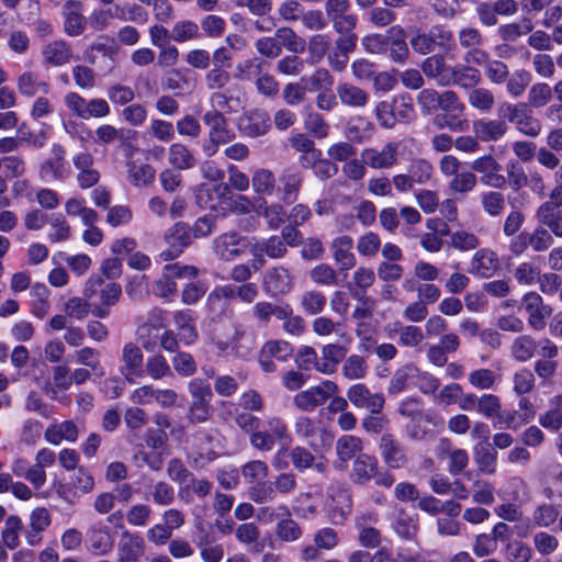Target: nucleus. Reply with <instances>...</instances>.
I'll return each instance as SVG.
<instances>
[{"mask_svg":"<svg viewBox=\"0 0 562 562\" xmlns=\"http://www.w3.org/2000/svg\"><path fill=\"white\" fill-rule=\"evenodd\" d=\"M262 286L265 292L271 297L285 295L293 288L292 276L282 266L272 267L265 272Z\"/></svg>","mask_w":562,"mask_h":562,"instance_id":"6ab92c4d","label":"nucleus"},{"mask_svg":"<svg viewBox=\"0 0 562 562\" xmlns=\"http://www.w3.org/2000/svg\"><path fill=\"white\" fill-rule=\"evenodd\" d=\"M271 126L270 115L260 109L244 113L238 121L239 131L248 137L265 135Z\"/></svg>","mask_w":562,"mask_h":562,"instance_id":"412c9836","label":"nucleus"},{"mask_svg":"<svg viewBox=\"0 0 562 562\" xmlns=\"http://www.w3.org/2000/svg\"><path fill=\"white\" fill-rule=\"evenodd\" d=\"M409 44L416 54L423 56L434 53L436 48L449 52L456 46L453 33L442 25H434L428 32H416Z\"/></svg>","mask_w":562,"mask_h":562,"instance_id":"7ed1b4c3","label":"nucleus"},{"mask_svg":"<svg viewBox=\"0 0 562 562\" xmlns=\"http://www.w3.org/2000/svg\"><path fill=\"white\" fill-rule=\"evenodd\" d=\"M156 171L149 164L137 165L135 161L127 162V178L135 187H148L155 180Z\"/></svg>","mask_w":562,"mask_h":562,"instance_id":"37998d69","label":"nucleus"},{"mask_svg":"<svg viewBox=\"0 0 562 562\" xmlns=\"http://www.w3.org/2000/svg\"><path fill=\"white\" fill-rule=\"evenodd\" d=\"M89 541L92 552L98 555H104L113 548V538L106 528H92Z\"/></svg>","mask_w":562,"mask_h":562,"instance_id":"864d4df0","label":"nucleus"},{"mask_svg":"<svg viewBox=\"0 0 562 562\" xmlns=\"http://www.w3.org/2000/svg\"><path fill=\"white\" fill-rule=\"evenodd\" d=\"M549 205L546 211H536V218L539 224L543 225L551 235L562 238V213L561 211H549Z\"/></svg>","mask_w":562,"mask_h":562,"instance_id":"bf43d9fd","label":"nucleus"},{"mask_svg":"<svg viewBox=\"0 0 562 562\" xmlns=\"http://www.w3.org/2000/svg\"><path fill=\"white\" fill-rule=\"evenodd\" d=\"M338 392L339 387L336 382L324 380L317 385L310 386L308 389L296 393L293 397V404L301 412H313L317 407L324 405Z\"/></svg>","mask_w":562,"mask_h":562,"instance_id":"423d86ee","label":"nucleus"},{"mask_svg":"<svg viewBox=\"0 0 562 562\" xmlns=\"http://www.w3.org/2000/svg\"><path fill=\"white\" fill-rule=\"evenodd\" d=\"M379 468V461L374 456L360 453L353 461L351 476L359 484L369 482Z\"/></svg>","mask_w":562,"mask_h":562,"instance_id":"f704fd0d","label":"nucleus"},{"mask_svg":"<svg viewBox=\"0 0 562 562\" xmlns=\"http://www.w3.org/2000/svg\"><path fill=\"white\" fill-rule=\"evenodd\" d=\"M305 63L297 54L285 55L276 64V70L288 77H297L304 70Z\"/></svg>","mask_w":562,"mask_h":562,"instance_id":"680f3d73","label":"nucleus"},{"mask_svg":"<svg viewBox=\"0 0 562 562\" xmlns=\"http://www.w3.org/2000/svg\"><path fill=\"white\" fill-rule=\"evenodd\" d=\"M368 366L363 357L350 355L345 358L341 367V374L347 380H361L367 375Z\"/></svg>","mask_w":562,"mask_h":562,"instance_id":"5fc2aeb1","label":"nucleus"},{"mask_svg":"<svg viewBox=\"0 0 562 562\" xmlns=\"http://www.w3.org/2000/svg\"><path fill=\"white\" fill-rule=\"evenodd\" d=\"M532 80L531 74L526 69H519L514 71L512 75H508V79L505 81L506 91L513 98L521 97L527 87L530 85Z\"/></svg>","mask_w":562,"mask_h":562,"instance_id":"6e6d98bb","label":"nucleus"},{"mask_svg":"<svg viewBox=\"0 0 562 562\" xmlns=\"http://www.w3.org/2000/svg\"><path fill=\"white\" fill-rule=\"evenodd\" d=\"M173 321L179 330L180 340L190 346L198 340V330L194 325L191 311H177L173 314Z\"/></svg>","mask_w":562,"mask_h":562,"instance_id":"e433bc0d","label":"nucleus"},{"mask_svg":"<svg viewBox=\"0 0 562 562\" xmlns=\"http://www.w3.org/2000/svg\"><path fill=\"white\" fill-rule=\"evenodd\" d=\"M469 104L483 112H488L495 104V97L487 88H472L469 93Z\"/></svg>","mask_w":562,"mask_h":562,"instance_id":"e2e57ef3","label":"nucleus"},{"mask_svg":"<svg viewBox=\"0 0 562 562\" xmlns=\"http://www.w3.org/2000/svg\"><path fill=\"white\" fill-rule=\"evenodd\" d=\"M122 362L121 373L130 383H133L136 378L144 376V355L136 344L127 342L123 346Z\"/></svg>","mask_w":562,"mask_h":562,"instance_id":"aec40b11","label":"nucleus"},{"mask_svg":"<svg viewBox=\"0 0 562 562\" xmlns=\"http://www.w3.org/2000/svg\"><path fill=\"white\" fill-rule=\"evenodd\" d=\"M432 171V165L424 158H415L408 166V175L417 184L427 183L431 179Z\"/></svg>","mask_w":562,"mask_h":562,"instance_id":"0e129e2a","label":"nucleus"},{"mask_svg":"<svg viewBox=\"0 0 562 562\" xmlns=\"http://www.w3.org/2000/svg\"><path fill=\"white\" fill-rule=\"evenodd\" d=\"M144 554V540L136 535L124 533L117 547V562H138Z\"/></svg>","mask_w":562,"mask_h":562,"instance_id":"c756f323","label":"nucleus"},{"mask_svg":"<svg viewBox=\"0 0 562 562\" xmlns=\"http://www.w3.org/2000/svg\"><path fill=\"white\" fill-rule=\"evenodd\" d=\"M53 157L44 160L40 166V177L46 182L64 181L68 177L66 166V149L60 144L52 146Z\"/></svg>","mask_w":562,"mask_h":562,"instance_id":"f3484780","label":"nucleus"},{"mask_svg":"<svg viewBox=\"0 0 562 562\" xmlns=\"http://www.w3.org/2000/svg\"><path fill=\"white\" fill-rule=\"evenodd\" d=\"M499 262L497 255L491 249L477 250L470 262L469 273L480 278H491L498 270Z\"/></svg>","mask_w":562,"mask_h":562,"instance_id":"5701e85b","label":"nucleus"},{"mask_svg":"<svg viewBox=\"0 0 562 562\" xmlns=\"http://www.w3.org/2000/svg\"><path fill=\"white\" fill-rule=\"evenodd\" d=\"M255 318L263 324H268L272 316L278 319H286L292 314L289 304H274L267 301L257 302L252 307Z\"/></svg>","mask_w":562,"mask_h":562,"instance_id":"72a5a7b5","label":"nucleus"},{"mask_svg":"<svg viewBox=\"0 0 562 562\" xmlns=\"http://www.w3.org/2000/svg\"><path fill=\"white\" fill-rule=\"evenodd\" d=\"M498 115L504 121L514 124L526 136L536 137L541 132V123L533 116L527 103L503 102L499 104Z\"/></svg>","mask_w":562,"mask_h":562,"instance_id":"20e7f679","label":"nucleus"},{"mask_svg":"<svg viewBox=\"0 0 562 562\" xmlns=\"http://www.w3.org/2000/svg\"><path fill=\"white\" fill-rule=\"evenodd\" d=\"M274 36L281 44V49L284 47L286 50L294 54L303 53L305 49L306 43L304 38L297 35V33L291 27L282 26L277 29Z\"/></svg>","mask_w":562,"mask_h":562,"instance_id":"49530a36","label":"nucleus"},{"mask_svg":"<svg viewBox=\"0 0 562 562\" xmlns=\"http://www.w3.org/2000/svg\"><path fill=\"white\" fill-rule=\"evenodd\" d=\"M519 239H524L521 249H526L527 245H530L538 252L544 251L553 245V237L543 225L536 227L530 235H519Z\"/></svg>","mask_w":562,"mask_h":562,"instance_id":"c03bdc74","label":"nucleus"},{"mask_svg":"<svg viewBox=\"0 0 562 562\" xmlns=\"http://www.w3.org/2000/svg\"><path fill=\"white\" fill-rule=\"evenodd\" d=\"M165 239L169 249L164 250L160 257L169 261L178 257L193 240L191 226L183 222L176 223L166 234Z\"/></svg>","mask_w":562,"mask_h":562,"instance_id":"4468645a","label":"nucleus"},{"mask_svg":"<svg viewBox=\"0 0 562 562\" xmlns=\"http://www.w3.org/2000/svg\"><path fill=\"white\" fill-rule=\"evenodd\" d=\"M398 143L389 142L381 148H364L360 156L363 164L372 169H391L398 161Z\"/></svg>","mask_w":562,"mask_h":562,"instance_id":"ddd939ff","label":"nucleus"},{"mask_svg":"<svg viewBox=\"0 0 562 562\" xmlns=\"http://www.w3.org/2000/svg\"><path fill=\"white\" fill-rule=\"evenodd\" d=\"M304 182L302 171L295 166H288L278 177L277 195L284 204L294 203Z\"/></svg>","mask_w":562,"mask_h":562,"instance_id":"9d476101","label":"nucleus"},{"mask_svg":"<svg viewBox=\"0 0 562 562\" xmlns=\"http://www.w3.org/2000/svg\"><path fill=\"white\" fill-rule=\"evenodd\" d=\"M379 452L383 463L389 469H402L408 463L404 445L391 432H385L379 440Z\"/></svg>","mask_w":562,"mask_h":562,"instance_id":"1a4fd4ad","label":"nucleus"},{"mask_svg":"<svg viewBox=\"0 0 562 562\" xmlns=\"http://www.w3.org/2000/svg\"><path fill=\"white\" fill-rule=\"evenodd\" d=\"M44 438L54 446H58L63 440L75 442L78 438L77 425L72 420L52 424L46 428Z\"/></svg>","mask_w":562,"mask_h":562,"instance_id":"473e14b6","label":"nucleus"},{"mask_svg":"<svg viewBox=\"0 0 562 562\" xmlns=\"http://www.w3.org/2000/svg\"><path fill=\"white\" fill-rule=\"evenodd\" d=\"M293 355V347L285 340H268L261 347L259 352V364L263 372L272 373L277 371L273 359L285 362Z\"/></svg>","mask_w":562,"mask_h":562,"instance_id":"f8f14e48","label":"nucleus"},{"mask_svg":"<svg viewBox=\"0 0 562 562\" xmlns=\"http://www.w3.org/2000/svg\"><path fill=\"white\" fill-rule=\"evenodd\" d=\"M203 122L206 126H209L210 137L225 138V140L231 142L234 138V134H232L227 130V120L224 116V113L217 110H210L204 113Z\"/></svg>","mask_w":562,"mask_h":562,"instance_id":"4c0bfd02","label":"nucleus"},{"mask_svg":"<svg viewBox=\"0 0 562 562\" xmlns=\"http://www.w3.org/2000/svg\"><path fill=\"white\" fill-rule=\"evenodd\" d=\"M82 295L92 303V315L97 318H108L111 308L115 306L122 296L121 284L114 281H105L100 276H91L86 281Z\"/></svg>","mask_w":562,"mask_h":562,"instance_id":"f257e3e1","label":"nucleus"},{"mask_svg":"<svg viewBox=\"0 0 562 562\" xmlns=\"http://www.w3.org/2000/svg\"><path fill=\"white\" fill-rule=\"evenodd\" d=\"M423 74L437 82L440 87H447V80L451 69L445 57L440 54H434L427 57L420 65Z\"/></svg>","mask_w":562,"mask_h":562,"instance_id":"cd10ccee","label":"nucleus"},{"mask_svg":"<svg viewBox=\"0 0 562 562\" xmlns=\"http://www.w3.org/2000/svg\"><path fill=\"white\" fill-rule=\"evenodd\" d=\"M336 93L339 102L350 109H363L370 100L368 91L350 82L338 83Z\"/></svg>","mask_w":562,"mask_h":562,"instance_id":"b1692460","label":"nucleus"},{"mask_svg":"<svg viewBox=\"0 0 562 562\" xmlns=\"http://www.w3.org/2000/svg\"><path fill=\"white\" fill-rule=\"evenodd\" d=\"M42 55L45 64L59 67L69 63L72 56V49L66 41L58 40L45 45Z\"/></svg>","mask_w":562,"mask_h":562,"instance_id":"7c9ffc66","label":"nucleus"},{"mask_svg":"<svg viewBox=\"0 0 562 562\" xmlns=\"http://www.w3.org/2000/svg\"><path fill=\"white\" fill-rule=\"evenodd\" d=\"M422 510L429 514L446 513L448 516H458L461 506L452 499L441 502L432 495H426L418 501Z\"/></svg>","mask_w":562,"mask_h":562,"instance_id":"79ce46f5","label":"nucleus"},{"mask_svg":"<svg viewBox=\"0 0 562 562\" xmlns=\"http://www.w3.org/2000/svg\"><path fill=\"white\" fill-rule=\"evenodd\" d=\"M483 211L492 217L501 216L506 207L505 195L499 191H485L481 194Z\"/></svg>","mask_w":562,"mask_h":562,"instance_id":"603ef678","label":"nucleus"},{"mask_svg":"<svg viewBox=\"0 0 562 562\" xmlns=\"http://www.w3.org/2000/svg\"><path fill=\"white\" fill-rule=\"evenodd\" d=\"M213 344L221 355H232L235 358L247 359L256 348V339L246 337L245 330L235 328L229 340L213 339Z\"/></svg>","mask_w":562,"mask_h":562,"instance_id":"9b49d317","label":"nucleus"},{"mask_svg":"<svg viewBox=\"0 0 562 562\" xmlns=\"http://www.w3.org/2000/svg\"><path fill=\"white\" fill-rule=\"evenodd\" d=\"M333 256L340 271H348L356 266V257L351 252L352 238L341 236L334 239L331 244Z\"/></svg>","mask_w":562,"mask_h":562,"instance_id":"2f4dec72","label":"nucleus"},{"mask_svg":"<svg viewBox=\"0 0 562 562\" xmlns=\"http://www.w3.org/2000/svg\"><path fill=\"white\" fill-rule=\"evenodd\" d=\"M324 10L327 22L331 23L335 32H348L356 29L358 16L351 11L349 0H326Z\"/></svg>","mask_w":562,"mask_h":562,"instance_id":"0eeeda50","label":"nucleus"},{"mask_svg":"<svg viewBox=\"0 0 562 562\" xmlns=\"http://www.w3.org/2000/svg\"><path fill=\"white\" fill-rule=\"evenodd\" d=\"M350 494H329L326 501L328 516L334 524H341L351 512Z\"/></svg>","mask_w":562,"mask_h":562,"instance_id":"c9c22d12","label":"nucleus"},{"mask_svg":"<svg viewBox=\"0 0 562 562\" xmlns=\"http://www.w3.org/2000/svg\"><path fill=\"white\" fill-rule=\"evenodd\" d=\"M168 476L178 483L182 492H209L211 484L205 480H195L179 459H172L167 468Z\"/></svg>","mask_w":562,"mask_h":562,"instance_id":"dca6fc26","label":"nucleus"},{"mask_svg":"<svg viewBox=\"0 0 562 562\" xmlns=\"http://www.w3.org/2000/svg\"><path fill=\"white\" fill-rule=\"evenodd\" d=\"M477 178L474 172L463 171L456 175L449 182L448 188L454 194L465 195L476 187Z\"/></svg>","mask_w":562,"mask_h":562,"instance_id":"052dcab7","label":"nucleus"},{"mask_svg":"<svg viewBox=\"0 0 562 562\" xmlns=\"http://www.w3.org/2000/svg\"><path fill=\"white\" fill-rule=\"evenodd\" d=\"M258 215L262 216L271 229H277L281 226L285 218V210L280 203L268 204L265 200L256 207Z\"/></svg>","mask_w":562,"mask_h":562,"instance_id":"09e8293b","label":"nucleus"},{"mask_svg":"<svg viewBox=\"0 0 562 562\" xmlns=\"http://www.w3.org/2000/svg\"><path fill=\"white\" fill-rule=\"evenodd\" d=\"M267 474V464L259 460L250 461L243 467V475L252 490L258 488L265 482Z\"/></svg>","mask_w":562,"mask_h":562,"instance_id":"4d7b16f0","label":"nucleus"},{"mask_svg":"<svg viewBox=\"0 0 562 562\" xmlns=\"http://www.w3.org/2000/svg\"><path fill=\"white\" fill-rule=\"evenodd\" d=\"M274 173L265 168H260L254 172L251 184L252 189L258 194L271 195L276 189Z\"/></svg>","mask_w":562,"mask_h":562,"instance_id":"13d9d810","label":"nucleus"},{"mask_svg":"<svg viewBox=\"0 0 562 562\" xmlns=\"http://www.w3.org/2000/svg\"><path fill=\"white\" fill-rule=\"evenodd\" d=\"M348 348L339 344H327L322 348L319 366L317 371L323 374H333L336 372L338 364L345 360Z\"/></svg>","mask_w":562,"mask_h":562,"instance_id":"bb28decb","label":"nucleus"},{"mask_svg":"<svg viewBox=\"0 0 562 562\" xmlns=\"http://www.w3.org/2000/svg\"><path fill=\"white\" fill-rule=\"evenodd\" d=\"M504 120H477L473 123V132L482 142H497L507 133Z\"/></svg>","mask_w":562,"mask_h":562,"instance_id":"c85d7f7f","label":"nucleus"},{"mask_svg":"<svg viewBox=\"0 0 562 562\" xmlns=\"http://www.w3.org/2000/svg\"><path fill=\"white\" fill-rule=\"evenodd\" d=\"M263 430L250 434V445L259 451H271L276 442L289 445L292 440L285 422L277 416L269 417L263 424Z\"/></svg>","mask_w":562,"mask_h":562,"instance_id":"39448f33","label":"nucleus"},{"mask_svg":"<svg viewBox=\"0 0 562 562\" xmlns=\"http://www.w3.org/2000/svg\"><path fill=\"white\" fill-rule=\"evenodd\" d=\"M168 161L177 170H189L196 165V159L192 151L181 143L170 145Z\"/></svg>","mask_w":562,"mask_h":562,"instance_id":"58836bf2","label":"nucleus"},{"mask_svg":"<svg viewBox=\"0 0 562 562\" xmlns=\"http://www.w3.org/2000/svg\"><path fill=\"white\" fill-rule=\"evenodd\" d=\"M537 351V339L530 335H520L516 337L510 346V353L518 362L529 361L535 357Z\"/></svg>","mask_w":562,"mask_h":562,"instance_id":"a19ab883","label":"nucleus"},{"mask_svg":"<svg viewBox=\"0 0 562 562\" xmlns=\"http://www.w3.org/2000/svg\"><path fill=\"white\" fill-rule=\"evenodd\" d=\"M347 398L357 408H364L374 415L382 413L385 404L383 394L371 393L369 387L363 383L352 384L347 390Z\"/></svg>","mask_w":562,"mask_h":562,"instance_id":"2eb2a0df","label":"nucleus"},{"mask_svg":"<svg viewBox=\"0 0 562 562\" xmlns=\"http://www.w3.org/2000/svg\"><path fill=\"white\" fill-rule=\"evenodd\" d=\"M387 53L391 60L397 64H404L409 57L406 33L400 25L389 29Z\"/></svg>","mask_w":562,"mask_h":562,"instance_id":"a878e982","label":"nucleus"},{"mask_svg":"<svg viewBox=\"0 0 562 562\" xmlns=\"http://www.w3.org/2000/svg\"><path fill=\"white\" fill-rule=\"evenodd\" d=\"M64 32L68 36L81 35L87 26V18L82 14V3L68 0L63 7Z\"/></svg>","mask_w":562,"mask_h":562,"instance_id":"4be33fe9","label":"nucleus"},{"mask_svg":"<svg viewBox=\"0 0 562 562\" xmlns=\"http://www.w3.org/2000/svg\"><path fill=\"white\" fill-rule=\"evenodd\" d=\"M199 36V26L195 22L184 20L177 22L171 31V38L175 42L183 43Z\"/></svg>","mask_w":562,"mask_h":562,"instance_id":"774afa93","label":"nucleus"},{"mask_svg":"<svg viewBox=\"0 0 562 562\" xmlns=\"http://www.w3.org/2000/svg\"><path fill=\"white\" fill-rule=\"evenodd\" d=\"M335 449L339 461L346 463L362 451L363 442L359 437L345 435L338 438Z\"/></svg>","mask_w":562,"mask_h":562,"instance_id":"a18cd8bd","label":"nucleus"},{"mask_svg":"<svg viewBox=\"0 0 562 562\" xmlns=\"http://www.w3.org/2000/svg\"><path fill=\"white\" fill-rule=\"evenodd\" d=\"M481 80L482 78L479 69L467 64H458L451 66L447 87L459 86L460 88L472 89L476 87Z\"/></svg>","mask_w":562,"mask_h":562,"instance_id":"393cba45","label":"nucleus"},{"mask_svg":"<svg viewBox=\"0 0 562 562\" xmlns=\"http://www.w3.org/2000/svg\"><path fill=\"white\" fill-rule=\"evenodd\" d=\"M145 373L153 380H161L165 378L173 376L168 361L160 353L147 358L144 370V374Z\"/></svg>","mask_w":562,"mask_h":562,"instance_id":"8fccbe9b","label":"nucleus"},{"mask_svg":"<svg viewBox=\"0 0 562 562\" xmlns=\"http://www.w3.org/2000/svg\"><path fill=\"white\" fill-rule=\"evenodd\" d=\"M248 238L231 231L215 237L212 243L214 255L223 261H233L245 252Z\"/></svg>","mask_w":562,"mask_h":562,"instance_id":"6e6552de","label":"nucleus"},{"mask_svg":"<svg viewBox=\"0 0 562 562\" xmlns=\"http://www.w3.org/2000/svg\"><path fill=\"white\" fill-rule=\"evenodd\" d=\"M450 245L460 251H470L480 246V239L471 232L458 229L450 233Z\"/></svg>","mask_w":562,"mask_h":562,"instance_id":"69168bd1","label":"nucleus"},{"mask_svg":"<svg viewBox=\"0 0 562 562\" xmlns=\"http://www.w3.org/2000/svg\"><path fill=\"white\" fill-rule=\"evenodd\" d=\"M289 457L293 467L299 471L314 468L318 472H323L326 468V463L323 458H315L307 449L303 447H294L290 451Z\"/></svg>","mask_w":562,"mask_h":562,"instance_id":"ea45409f","label":"nucleus"},{"mask_svg":"<svg viewBox=\"0 0 562 562\" xmlns=\"http://www.w3.org/2000/svg\"><path fill=\"white\" fill-rule=\"evenodd\" d=\"M326 296L317 290L304 292L301 299V305L304 312L310 315L322 313L326 306Z\"/></svg>","mask_w":562,"mask_h":562,"instance_id":"338daca9","label":"nucleus"},{"mask_svg":"<svg viewBox=\"0 0 562 562\" xmlns=\"http://www.w3.org/2000/svg\"><path fill=\"white\" fill-rule=\"evenodd\" d=\"M18 90L22 95L33 97L38 92L47 93L49 86L32 72H24L18 78Z\"/></svg>","mask_w":562,"mask_h":562,"instance_id":"3c124183","label":"nucleus"},{"mask_svg":"<svg viewBox=\"0 0 562 562\" xmlns=\"http://www.w3.org/2000/svg\"><path fill=\"white\" fill-rule=\"evenodd\" d=\"M474 460L482 472L494 473L496 452L492 443L479 441L474 447Z\"/></svg>","mask_w":562,"mask_h":562,"instance_id":"de8ad7c7","label":"nucleus"},{"mask_svg":"<svg viewBox=\"0 0 562 562\" xmlns=\"http://www.w3.org/2000/svg\"><path fill=\"white\" fill-rule=\"evenodd\" d=\"M521 304L528 314L529 326L538 331L544 329L552 308L543 303L542 297L536 292H529L524 295Z\"/></svg>","mask_w":562,"mask_h":562,"instance_id":"a211bd4d","label":"nucleus"},{"mask_svg":"<svg viewBox=\"0 0 562 562\" xmlns=\"http://www.w3.org/2000/svg\"><path fill=\"white\" fill-rule=\"evenodd\" d=\"M188 391L191 402L188 409V419L192 424H202L207 422L212 414L213 392L209 382L203 379L194 378L188 383Z\"/></svg>","mask_w":562,"mask_h":562,"instance_id":"f03ea898","label":"nucleus"}]
</instances>
